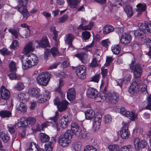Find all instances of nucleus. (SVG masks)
Segmentation results:
<instances>
[{
  "label": "nucleus",
  "mask_w": 151,
  "mask_h": 151,
  "mask_svg": "<svg viewBox=\"0 0 151 151\" xmlns=\"http://www.w3.org/2000/svg\"><path fill=\"white\" fill-rule=\"evenodd\" d=\"M21 61L22 67L24 70H26L36 65L38 62L37 57L32 53L24 55L22 58Z\"/></svg>",
  "instance_id": "nucleus-1"
},
{
  "label": "nucleus",
  "mask_w": 151,
  "mask_h": 151,
  "mask_svg": "<svg viewBox=\"0 0 151 151\" xmlns=\"http://www.w3.org/2000/svg\"><path fill=\"white\" fill-rule=\"evenodd\" d=\"M70 132L69 130H67L64 134L61 135L59 137L58 142L60 145L65 147L69 145L72 137V135Z\"/></svg>",
  "instance_id": "nucleus-2"
},
{
  "label": "nucleus",
  "mask_w": 151,
  "mask_h": 151,
  "mask_svg": "<svg viewBox=\"0 0 151 151\" xmlns=\"http://www.w3.org/2000/svg\"><path fill=\"white\" fill-rule=\"evenodd\" d=\"M18 2V5L15 7L17 10L23 14L24 18L27 19L29 16L26 7L28 0H17Z\"/></svg>",
  "instance_id": "nucleus-3"
},
{
  "label": "nucleus",
  "mask_w": 151,
  "mask_h": 151,
  "mask_svg": "<svg viewBox=\"0 0 151 151\" xmlns=\"http://www.w3.org/2000/svg\"><path fill=\"white\" fill-rule=\"evenodd\" d=\"M51 77V74L47 72L40 73L36 78L37 83L41 86H45L47 85Z\"/></svg>",
  "instance_id": "nucleus-4"
},
{
  "label": "nucleus",
  "mask_w": 151,
  "mask_h": 151,
  "mask_svg": "<svg viewBox=\"0 0 151 151\" xmlns=\"http://www.w3.org/2000/svg\"><path fill=\"white\" fill-rule=\"evenodd\" d=\"M102 100H106L107 102L112 104H115L118 101L119 95L115 93H108V94L103 93L101 94Z\"/></svg>",
  "instance_id": "nucleus-5"
},
{
  "label": "nucleus",
  "mask_w": 151,
  "mask_h": 151,
  "mask_svg": "<svg viewBox=\"0 0 151 151\" xmlns=\"http://www.w3.org/2000/svg\"><path fill=\"white\" fill-rule=\"evenodd\" d=\"M129 67L133 72L134 76L136 78H140L142 72V68L141 65L135 63V61H132L129 65Z\"/></svg>",
  "instance_id": "nucleus-6"
},
{
  "label": "nucleus",
  "mask_w": 151,
  "mask_h": 151,
  "mask_svg": "<svg viewBox=\"0 0 151 151\" xmlns=\"http://www.w3.org/2000/svg\"><path fill=\"white\" fill-rule=\"evenodd\" d=\"M87 95L89 97L95 99L96 102H101L102 100L101 94L98 95V92L94 88H89L86 91Z\"/></svg>",
  "instance_id": "nucleus-7"
},
{
  "label": "nucleus",
  "mask_w": 151,
  "mask_h": 151,
  "mask_svg": "<svg viewBox=\"0 0 151 151\" xmlns=\"http://www.w3.org/2000/svg\"><path fill=\"white\" fill-rule=\"evenodd\" d=\"M86 68L83 65H80L76 67V72L79 78L84 79L86 77Z\"/></svg>",
  "instance_id": "nucleus-8"
},
{
  "label": "nucleus",
  "mask_w": 151,
  "mask_h": 151,
  "mask_svg": "<svg viewBox=\"0 0 151 151\" xmlns=\"http://www.w3.org/2000/svg\"><path fill=\"white\" fill-rule=\"evenodd\" d=\"M71 129L73 133L76 136L79 137L82 134V129L76 122H72L71 124Z\"/></svg>",
  "instance_id": "nucleus-9"
},
{
  "label": "nucleus",
  "mask_w": 151,
  "mask_h": 151,
  "mask_svg": "<svg viewBox=\"0 0 151 151\" xmlns=\"http://www.w3.org/2000/svg\"><path fill=\"white\" fill-rule=\"evenodd\" d=\"M120 113L127 117H129V119L132 120H135L137 117V115L133 112L126 111L124 108L122 107L120 109Z\"/></svg>",
  "instance_id": "nucleus-10"
},
{
  "label": "nucleus",
  "mask_w": 151,
  "mask_h": 151,
  "mask_svg": "<svg viewBox=\"0 0 151 151\" xmlns=\"http://www.w3.org/2000/svg\"><path fill=\"white\" fill-rule=\"evenodd\" d=\"M147 143L145 140H142L141 142L139 139L136 138L134 141V145L135 149L137 150H139L140 148H143L146 147Z\"/></svg>",
  "instance_id": "nucleus-11"
},
{
  "label": "nucleus",
  "mask_w": 151,
  "mask_h": 151,
  "mask_svg": "<svg viewBox=\"0 0 151 151\" xmlns=\"http://www.w3.org/2000/svg\"><path fill=\"white\" fill-rule=\"evenodd\" d=\"M51 53L54 57L57 55H59V53L57 48L55 47H53L50 49H47L45 50L44 58L45 59H47L48 56L50 55Z\"/></svg>",
  "instance_id": "nucleus-12"
},
{
  "label": "nucleus",
  "mask_w": 151,
  "mask_h": 151,
  "mask_svg": "<svg viewBox=\"0 0 151 151\" xmlns=\"http://www.w3.org/2000/svg\"><path fill=\"white\" fill-rule=\"evenodd\" d=\"M35 50V47L32 42H29L27 43L24 47L23 52L24 55H29L30 52H33Z\"/></svg>",
  "instance_id": "nucleus-13"
},
{
  "label": "nucleus",
  "mask_w": 151,
  "mask_h": 151,
  "mask_svg": "<svg viewBox=\"0 0 151 151\" xmlns=\"http://www.w3.org/2000/svg\"><path fill=\"white\" fill-rule=\"evenodd\" d=\"M139 29L134 31V35L136 38L137 39H145V30L143 29L140 28V23L139 25Z\"/></svg>",
  "instance_id": "nucleus-14"
},
{
  "label": "nucleus",
  "mask_w": 151,
  "mask_h": 151,
  "mask_svg": "<svg viewBox=\"0 0 151 151\" xmlns=\"http://www.w3.org/2000/svg\"><path fill=\"white\" fill-rule=\"evenodd\" d=\"M28 93L31 96L37 98L40 97V90L37 88H30Z\"/></svg>",
  "instance_id": "nucleus-15"
},
{
  "label": "nucleus",
  "mask_w": 151,
  "mask_h": 151,
  "mask_svg": "<svg viewBox=\"0 0 151 151\" xmlns=\"http://www.w3.org/2000/svg\"><path fill=\"white\" fill-rule=\"evenodd\" d=\"M1 95L2 98L4 100L8 99L10 97V93L9 91L5 88L4 86L1 87L0 91Z\"/></svg>",
  "instance_id": "nucleus-16"
},
{
  "label": "nucleus",
  "mask_w": 151,
  "mask_h": 151,
  "mask_svg": "<svg viewBox=\"0 0 151 151\" xmlns=\"http://www.w3.org/2000/svg\"><path fill=\"white\" fill-rule=\"evenodd\" d=\"M132 40L131 36L129 34L123 33L120 41L122 44L127 45Z\"/></svg>",
  "instance_id": "nucleus-17"
},
{
  "label": "nucleus",
  "mask_w": 151,
  "mask_h": 151,
  "mask_svg": "<svg viewBox=\"0 0 151 151\" xmlns=\"http://www.w3.org/2000/svg\"><path fill=\"white\" fill-rule=\"evenodd\" d=\"M69 124V118L68 116H63L59 121L60 126L63 129L66 128Z\"/></svg>",
  "instance_id": "nucleus-18"
},
{
  "label": "nucleus",
  "mask_w": 151,
  "mask_h": 151,
  "mask_svg": "<svg viewBox=\"0 0 151 151\" xmlns=\"http://www.w3.org/2000/svg\"><path fill=\"white\" fill-rule=\"evenodd\" d=\"M37 42L38 43V45L37 46V47H41L43 48H45L49 45L48 39L46 37H43L42 40L37 41Z\"/></svg>",
  "instance_id": "nucleus-19"
},
{
  "label": "nucleus",
  "mask_w": 151,
  "mask_h": 151,
  "mask_svg": "<svg viewBox=\"0 0 151 151\" xmlns=\"http://www.w3.org/2000/svg\"><path fill=\"white\" fill-rule=\"evenodd\" d=\"M76 91L73 88H69L67 91V97L70 101L75 99L76 97Z\"/></svg>",
  "instance_id": "nucleus-20"
},
{
  "label": "nucleus",
  "mask_w": 151,
  "mask_h": 151,
  "mask_svg": "<svg viewBox=\"0 0 151 151\" xmlns=\"http://www.w3.org/2000/svg\"><path fill=\"white\" fill-rule=\"evenodd\" d=\"M121 137L123 139L128 138L130 135V133L128 130L127 127H123L120 132Z\"/></svg>",
  "instance_id": "nucleus-21"
},
{
  "label": "nucleus",
  "mask_w": 151,
  "mask_h": 151,
  "mask_svg": "<svg viewBox=\"0 0 151 151\" xmlns=\"http://www.w3.org/2000/svg\"><path fill=\"white\" fill-rule=\"evenodd\" d=\"M138 90V87L137 83L135 82L132 83L130 86L129 91L132 94H134L136 93Z\"/></svg>",
  "instance_id": "nucleus-22"
},
{
  "label": "nucleus",
  "mask_w": 151,
  "mask_h": 151,
  "mask_svg": "<svg viewBox=\"0 0 151 151\" xmlns=\"http://www.w3.org/2000/svg\"><path fill=\"white\" fill-rule=\"evenodd\" d=\"M68 102L66 100L63 101L58 106V108L60 112H62L66 110L67 108Z\"/></svg>",
  "instance_id": "nucleus-23"
},
{
  "label": "nucleus",
  "mask_w": 151,
  "mask_h": 151,
  "mask_svg": "<svg viewBox=\"0 0 151 151\" xmlns=\"http://www.w3.org/2000/svg\"><path fill=\"white\" fill-rule=\"evenodd\" d=\"M131 76H129L125 78L124 80L121 79H117L116 81L117 84V85L119 86L121 88L122 86V82L124 81L126 83H129L131 80Z\"/></svg>",
  "instance_id": "nucleus-24"
},
{
  "label": "nucleus",
  "mask_w": 151,
  "mask_h": 151,
  "mask_svg": "<svg viewBox=\"0 0 151 151\" xmlns=\"http://www.w3.org/2000/svg\"><path fill=\"white\" fill-rule=\"evenodd\" d=\"M17 100L19 101L20 103H25L27 100V98L26 95L24 93L18 94L17 96Z\"/></svg>",
  "instance_id": "nucleus-25"
},
{
  "label": "nucleus",
  "mask_w": 151,
  "mask_h": 151,
  "mask_svg": "<svg viewBox=\"0 0 151 151\" xmlns=\"http://www.w3.org/2000/svg\"><path fill=\"white\" fill-rule=\"evenodd\" d=\"M140 28L143 29L145 30H146L148 32L151 33V23H140Z\"/></svg>",
  "instance_id": "nucleus-26"
},
{
  "label": "nucleus",
  "mask_w": 151,
  "mask_h": 151,
  "mask_svg": "<svg viewBox=\"0 0 151 151\" xmlns=\"http://www.w3.org/2000/svg\"><path fill=\"white\" fill-rule=\"evenodd\" d=\"M86 118V119L90 120L92 119L95 115L93 111L91 109L87 110L85 112Z\"/></svg>",
  "instance_id": "nucleus-27"
},
{
  "label": "nucleus",
  "mask_w": 151,
  "mask_h": 151,
  "mask_svg": "<svg viewBox=\"0 0 151 151\" xmlns=\"http://www.w3.org/2000/svg\"><path fill=\"white\" fill-rule=\"evenodd\" d=\"M74 38V35L71 34H69L67 35L65 40V43L68 44L70 46H71L72 45V42Z\"/></svg>",
  "instance_id": "nucleus-28"
},
{
  "label": "nucleus",
  "mask_w": 151,
  "mask_h": 151,
  "mask_svg": "<svg viewBox=\"0 0 151 151\" xmlns=\"http://www.w3.org/2000/svg\"><path fill=\"white\" fill-rule=\"evenodd\" d=\"M50 30L51 32H52L54 35L53 38L55 42V45L57 46L58 45V41L57 40V38L58 36V31H57L55 29V27H52L50 29Z\"/></svg>",
  "instance_id": "nucleus-29"
},
{
  "label": "nucleus",
  "mask_w": 151,
  "mask_h": 151,
  "mask_svg": "<svg viewBox=\"0 0 151 151\" xmlns=\"http://www.w3.org/2000/svg\"><path fill=\"white\" fill-rule=\"evenodd\" d=\"M75 56L78 58L83 63H85V60L87 58V55L84 52L76 54Z\"/></svg>",
  "instance_id": "nucleus-30"
},
{
  "label": "nucleus",
  "mask_w": 151,
  "mask_h": 151,
  "mask_svg": "<svg viewBox=\"0 0 151 151\" xmlns=\"http://www.w3.org/2000/svg\"><path fill=\"white\" fill-rule=\"evenodd\" d=\"M40 139L42 142L45 143L49 141L50 137L45 133H41L40 134Z\"/></svg>",
  "instance_id": "nucleus-31"
},
{
  "label": "nucleus",
  "mask_w": 151,
  "mask_h": 151,
  "mask_svg": "<svg viewBox=\"0 0 151 151\" xmlns=\"http://www.w3.org/2000/svg\"><path fill=\"white\" fill-rule=\"evenodd\" d=\"M136 7V11L141 13L145 10L146 4L144 3H139L137 5Z\"/></svg>",
  "instance_id": "nucleus-32"
},
{
  "label": "nucleus",
  "mask_w": 151,
  "mask_h": 151,
  "mask_svg": "<svg viewBox=\"0 0 151 151\" xmlns=\"http://www.w3.org/2000/svg\"><path fill=\"white\" fill-rule=\"evenodd\" d=\"M94 122L93 124L94 127L96 129H99L101 124V118L100 117L96 116L94 119Z\"/></svg>",
  "instance_id": "nucleus-33"
},
{
  "label": "nucleus",
  "mask_w": 151,
  "mask_h": 151,
  "mask_svg": "<svg viewBox=\"0 0 151 151\" xmlns=\"http://www.w3.org/2000/svg\"><path fill=\"white\" fill-rule=\"evenodd\" d=\"M114 28L111 25H107L104 28L103 33L105 35L111 32L114 30Z\"/></svg>",
  "instance_id": "nucleus-34"
},
{
  "label": "nucleus",
  "mask_w": 151,
  "mask_h": 151,
  "mask_svg": "<svg viewBox=\"0 0 151 151\" xmlns=\"http://www.w3.org/2000/svg\"><path fill=\"white\" fill-rule=\"evenodd\" d=\"M39 146L34 142L32 143L29 146V148L27 149L26 151H39Z\"/></svg>",
  "instance_id": "nucleus-35"
},
{
  "label": "nucleus",
  "mask_w": 151,
  "mask_h": 151,
  "mask_svg": "<svg viewBox=\"0 0 151 151\" xmlns=\"http://www.w3.org/2000/svg\"><path fill=\"white\" fill-rule=\"evenodd\" d=\"M8 30L9 32L11 33L15 39L18 38L19 33V30L18 29L9 28Z\"/></svg>",
  "instance_id": "nucleus-36"
},
{
  "label": "nucleus",
  "mask_w": 151,
  "mask_h": 151,
  "mask_svg": "<svg viewBox=\"0 0 151 151\" xmlns=\"http://www.w3.org/2000/svg\"><path fill=\"white\" fill-rule=\"evenodd\" d=\"M36 122V119L33 117H29L25 120V122L27 126L32 125L34 124Z\"/></svg>",
  "instance_id": "nucleus-37"
},
{
  "label": "nucleus",
  "mask_w": 151,
  "mask_h": 151,
  "mask_svg": "<svg viewBox=\"0 0 151 151\" xmlns=\"http://www.w3.org/2000/svg\"><path fill=\"white\" fill-rule=\"evenodd\" d=\"M81 145V142H76L73 145L72 150L73 151H80Z\"/></svg>",
  "instance_id": "nucleus-38"
},
{
  "label": "nucleus",
  "mask_w": 151,
  "mask_h": 151,
  "mask_svg": "<svg viewBox=\"0 0 151 151\" xmlns=\"http://www.w3.org/2000/svg\"><path fill=\"white\" fill-rule=\"evenodd\" d=\"M24 104L20 103L19 104L17 105L16 107L17 109L22 112H26L27 109Z\"/></svg>",
  "instance_id": "nucleus-39"
},
{
  "label": "nucleus",
  "mask_w": 151,
  "mask_h": 151,
  "mask_svg": "<svg viewBox=\"0 0 151 151\" xmlns=\"http://www.w3.org/2000/svg\"><path fill=\"white\" fill-rule=\"evenodd\" d=\"M11 114L10 111L8 110H2L0 112V116L3 118L9 117Z\"/></svg>",
  "instance_id": "nucleus-40"
},
{
  "label": "nucleus",
  "mask_w": 151,
  "mask_h": 151,
  "mask_svg": "<svg viewBox=\"0 0 151 151\" xmlns=\"http://www.w3.org/2000/svg\"><path fill=\"white\" fill-rule=\"evenodd\" d=\"M68 1L70 7L74 8L80 2V1L79 0H68Z\"/></svg>",
  "instance_id": "nucleus-41"
},
{
  "label": "nucleus",
  "mask_w": 151,
  "mask_h": 151,
  "mask_svg": "<svg viewBox=\"0 0 151 151\" xmlns=\"http://www.w3.org/2000/svg\"><path fill=\"white\" fill-rule=\"evenodd\" d=\"M111 50L114 54H117L120 52L121 46L119 45H117L112 47Z\"/></svg>",
  "instance_id": "nucleus-42"
},
{
  "label": "nucleus",
  "mask_w": 151,
  "mask_h": 151,
  "mask_svg": "<svg viewBox=\"0 0 151 151\" xmlns=\"http://www.w3.org/2000/svg\"><path fill=\"white\" fill-rule=\"evenodd\" d=\"M124 10L127 14L128 16H131L133 15V12L132 7L129 6H127L125 7Z\"/></svg>",
  "instance_id": "nucleus-43"
},
{
  "label": "nucleus",
  "mask_w": 151,
  "mask_h": 151,
  "mask_svg": "<svg viewBox=\"0 0 151 151\" xmlns=\"http://www.w3.org/2000/svg\"><path fill=\"white\" fill-rule=\"evenodd\" d=\"M108 149L110 151H119V147L117 145H110L108 146Z\"/></svg>",
  "instance_id": "nucleus-44"
},
{
  "label": "nucleus",
  "mask_w": 151,
  "mask_h": 151,
  "mask_svg": "<svg viewBox=\"0 0 151 151\" xmlns=\"http://www.w3.org/2000/svg\"><path fill=\"white\" fill-rule=\"evenodd\" d=\"M0 137L5 142H7L9 139V136L7 133H3Z\"/></svg>",
  "instance_id": "nucleus-45"
},
{
  "label": "nucleus",
  "mask_w": 151,
  "mask_h": 151,
  "mask_svg": "<svg viewBox=\"0 0 151 151\" xmlns=\"http://www.w3.org/2000/svg\"><path fill=\"white\" fill-rule=\"evenodd\" d=\"M24 86L22 82H18L16 86L14 87V88L17 90L21 91L24 88Z\"/></svg>",
  "instance_id": "nucleus-46"
},
{
  "label": "nucleus",
  "mask_w": 151,
  "mask_h": 151,
  "mask_svg": "<svg viewBox=\"0 0 151 151\" xmlns=\"http://www.w3.org/2000/svg\"><path fill=\"white\" fill-rule=\"evenodd\" d=\"M10 70L11 71H14L16 70L17 67L15 63L13 61H11L9 65Z\"/></svg>",
  "instance_id": "nucleus-47"
},
{
  "label": "nucleus",
  "mask_w": 151,
  "mask_h": 151,
  "mask_svg": "<svg viewBox=\"0 0 151 151\" xmlns=\"http://www.w3.org/2000/svg\"><path fill=\"white\" fill-rule=\"evenodd\" d=\"M147 104L145 108L147 109L150 110L151 109V95H148L147 96Z\"/></svg>",
  "instance_id": "nucleus-48"
},
{
  "label": "nucleus",
  "mask_w": 151,
  "mask_h": 151,
  "mask_svg": "<svg viewBox=\"0 0 151 151\" xmlns=\"http://www.w3.org/2000/svg\"><path fill=\"white\" fill-rule=\"evenodd\" d=\"M19 44V42L16 40H14L11 45H10V47L11 48L14 49H17L18 46Z\"/></svg>",
  "instance_id": "nucleus-49"
},
{
  "label": "nucleus",
  "mask_w": 151,
  "mask_h": 151,
  "mask_svg": "<svg viewBox=\"0 0 151 151\" xmlns=\"http://www.w3.org/2000/svg\"><path fill=\"white\" fill-rule=\"evenodd\" d=\"M55 114H56L55 116L52 117H50L49 118L51 120L52 122L55 123L54 124L55 125V127L56 126L57 127L58 126V123L57 122V120L58 119V111H56L55 112Z\"/></svg>",
  "instance_id": "nucleus-50"
},
{
  "label": "nucleus",
  "mask_w": 151,
  "mask_h": 151,
  "mask_svg": "<svg viewBox=\"0 0 151 151\" xmlns=\"http://www.w3.org/2000/svg\"><path fill=\"white\" fill-rule=\"evenodd\" d=\"M83 151H97V149L94 147L88 145L86 146L84 149Z\"/></svg>",
  "instance_id": "nucleus-51"
},
{
  "label": "nucleus",
  "mask_w": 151,
  "mask_h": 151,
  "mask_svg": "<svg viewBox=\"0 0 151 151\" xmlns=\"http://www.w3.org/2000/svg\"><path fill=\"white\" fill-rule=\"evenodd\" d=\"M43 98L45 101L49 100L50 98V95L49 92L47 91H44L43 93Z\"/></svg>",
  "instance_id": "nucleus-52"
},
{
  "label": "nucleus",
  "mask_w": 151,
  "mask_h": 151,
  "mask_svg": "<svg viewBox=\"0 0 151 151\" xmlns=\"http://www.w3.org/2000/svg\"><path fill=\"white\" fill-rule=\"evenodd\" d=\"M8 76L11 80H19V77L17 75L15 72L11 73Z\"/></svg>",
  "instance_id": "nucleus-53"
},
{
  "label": "nucleus",
  "mask_w": 151,
  "mask_h": 151,
  "mask_svg": "<svg viewBox=\"0 0 151 151\" xmlns=\"http://www.w3.org/2000/svg\"><path fill=\"white\" fill-rule=\"evenodd\" d=\"M112 118L111 116L109 114L106 115L104 118V122L105 123H110L111 122Z\"/></svg>",
  "instance_id": "nucleus-54"
},
{
  "label": "nucleus",
  "mask_w": 151,
  "mask_h": 151,
  "mask_svg": "<svg viewBox=\"0 0 151 151\" xmlns=\"http://www.w3.org/2000/svg\"><path fill=\"white\" fill-rule=\"evenodd\" d=\"M82 36L85 40H88L90 37V32L86 31L82 32Z\"/></svg>",
  "instance_id": "nucleus-55"
},
{
  "label": "nucleus",
  "mask_w": 151,
  "mask_h": 151,
  "mask_svg": "<svg viewBox=\"0 0 151 151\" xmlns=\"http://www.w3.org/2000/svg\"><path fill=\"white\" fill-rule=\"evenodd\" d=\"M120 151H132L131 147L130 145L124 146L121 148Z\"/></svg>",
  "instance_id": "nucleus-56"
},
{
  "label": "nucleus",
  "mask_w": 151,
  "mask_h": 151,
  "mask_svg": "<svg viewBox=\"0 0 151 151\" xmlns=\"http://www.w3.org/2000/svg\"><path fill=\"white\" fill-rule=\"evenodd\" d=\"M141 91L143 94H145L147 93V86L145 85L140 86Z\"/></svg>",
  "instance_id": "nucleus-57"
},
{
  "label": "nucleus",
  "mask_w": 151,
  "mask_h": 151,
  "mask_svg": "<svg viewBox=\"0 0 151 151\" xmlns=\"http://www.w3.org/2000/svg\"><path fill=\"white\" fill-rule=\"evenodd\" d=\"M53 148V145L49 143L45 145V149L46 151H52Z\"/></svg>",
  "instance_id": "nucleus-58"
},
{
  "label": "nucleus",
  "mask_w": 151,
  "mask_h": 151,
  "mask_svg": "<svg viewBox=\"0 0 151 151\" xmlns=\"http://www.w3.org/2000/svg\"><path fill=\"white\" fill-rule=\"evenodd\" d=\"M8 129L11 134H13L15 132V126L12 125H9L8 126Z\"/></svg>",
  "instance_id": "nucleus-59"
},
{
  "label": "nucleus",
  "mask_w": 151,
  "mask_h": 151,
  "mask_svg": "<svg viewBox=\"0 0 151 151\" xmlns=\"http://www.w3.org/2000/svg\"><path fill=\"white\" fill-rule=\"evenodd\" d=\"M18 127H24L26 126V124L25 122V120L19 122L17 124Z\"/></svg>",
  "instance_id": "nucleus-60"
},
{
  "label": "nucleus",
  "mask_w": 151,
  "mask_h": 151,
  "mask_svg": "<svg viewBox=\"0 0 151 151\" xmlns=\"http://www.w3.org/2000/svg\"><path fill=\"white\" fill-rule=\"evenodd\" d=\"M98 65V64L96 59L95 58H93L90 64V66L93 67H96Z\"/></svg>",
  "instance_id": "nucleus-61"
},
{
  "label": "nucleus",
  "mask_w": 151,
  "mask_h": 151,
  "mask_svg": "<svg viewBox=\"0 0 151 151\" xmlns=\"http://www.w3.org/2000/svg\"><path fill=\"white\" fill-rule=\"evenodd\" d=\"M93 26V23L92 22H90L87 25L84 26V28L83 30H91V29L92 27Z\"/></svg>",
  "instance_id": "nucleus-62"
},
{
  "label": "nucleus",
  "mask_w": 151,
  "mask_h": 151,
  "mask_svg": "<svg viewBox=\"0 0 151 151\" xmlns=\"http://www.w3.org/2000/svg\"><path fill=\"white\" fill-rule=\"evenodd\" d=\"M68 19V16L67 14H65L59 19V22L62 23L65 22Z\"/></svg>",
  "instance_id": "nucleus-63"
},
{
  "label": "nucleus",
  "mask_w": 151,
  "mask_h": 151,
  "mask_svg": "<svg viewBox=\"0 0 151 151\" xmlns=\"http://www.w3.org/2000/svg\"><path fill=\"white\" fill-rule=\"evenodd\" d=\"M1 53L4 55H8L10 53V52L6 48H3L1 50Z\"/></svg>",
  "instance_id": "nucleus-64"
}]
</instances>
